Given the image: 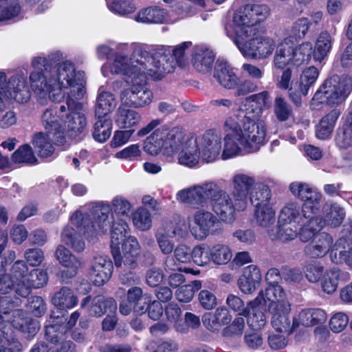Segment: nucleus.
I'll list each match as a JSON object with an SVG mask.
<instances>
[{
    "label": "nucleus",
    "mask_w": 352,
    "mask_h": 352,
    "mask_svg": "<svg viewBox=\"0 0 352 352\" xmlns=\"http://www.w3.org/2000/svg\"><path fill=\"white\" fill-rule=\"evenodd\" d=\"M161 123L160 119H154L138 131V135L140 137L153 131L144 142V151L151 155H157L160 152L166 155H172L182 149L179 155L181 164L189 167L197 164L201 159L197 138L190 135L186 138L182 128L168 124L161 125Z\"/></svg>",
    "instance_id": "1"
},
{
    "label": "nucleus",
    "mask_w": 352,
    "mask_h": 352,
    "mask_svg": "<svg viewBox=\"0 0 352 352\" xmlns=\"http://www.w3.org/2000/svg\"><path fill=\"white\" fill-rule=\"evenodd\" d=\"M219 223L217 217L208 210L199 209L192 215L189 228L192 235L198 240L205 239L213 233Z\"/></svg>",
    "instance_id": "14"
},
{
    "label": "nucleus",
    "mask_w": 352,
    "mask_h": 352,
    "mask_svg": "<svg viewBox=\"0 0 352 352\" xmlns=\"http://www.w3.org/2000/svg\"><path fill=\"white\" fill-rule=\"evenodd\" d=\"M254 217L258 226L268 228L275 223L276 211L272 205L258 206L254 208Z\"/></svg>",
    "instance_id": "45"
},
{
    "label": "nucleus",
    "mask_w": 352,
    "mask_h": 352,
    "mask_svg": "<svg viewBox=\"0 0 352 352\" xmlns=\"http://www.w3.org/2000/svg\"><path fill=\"white\" fill-rule=\"evenodd\" d=\"M171 236L161 226L155 233V239L161 252L169 255L175 248V243L170 240Z\"/></svg>",
    "instance_id": "64"
},
{
    "label": "nucleus",
    "mask_w": 352,
    "mask_h": 352,
    "mask_svg": "<svg viewBox=\"0 0 352 352\" xmlns=\"http://www.w3.org/2000/svg\"><path fill=\"white\" fill-rule=\"evenodd\" d=\"M80 307H87L89 315L95 317H100L108 312L114 314L117 310V304L113 298H105L100 296L92 299L90 296H87L82 300Z\"/></svg>",
    "instance_id": "22"
},
{
    "label": "nucleus",
    "mask_w": 352,
    "mask_h": 352,
    "mask_svg": "<svg viewBox=\"0 0 352 352\" xmlns=\"http://www.w3.org/2000/svg\"><path fill=\"white\" fill-rule=\"evenodd\" d=\"M214 54L205 46L197 45L192 54V63L199 72L206 73L212 69Z\"/></svg>",
    "instance_id": "34"
},
{
    "label": "nucleus",
    "mask_w": 352,
    "mask_h": 352,
    "mask_svg": "<svg viewBox=\"0 0 352 352\" xmlns=\"http://www.w3.org/2000/svg\"><path fill=\"white\" fill-rule=\"evenodd\" d=\"M300 219V207L294 203L287 204L280 210L278 217V222L294 223L297 224Z\"/></svg>",
    "instance_id": "60"
},
{
    "label": "nucleus",
    "mask_w": 352,
    "mask_h": 352,
    "mask_svg": "<svg viewBox=\"0 0 352 352\" xmlns=\"http://www.w3.org/2000/svg\"><path fill=\"white\" fill-rule=\"evenodd\" d=\"M70 222L76 227V230L71 226H65L60 235L61 241L74 250L82 252L85 248L82 234L91 236L97 233V228L89 214L78 211L71 217Z\"/></svg>",
    "instance_id": "9"
},
{
    "label": "nucleus",
    "mask_w": 352,
    "mask_h": 352,
    "mask_svg": "<svg viewBox=\"0 0 352 352\" xmlns=\"http://www.w3.org/2000/svg\"><path fill=\"white\" fill-rule=\"evenodd\" d=\"M349 279V274L346 272L333 267L324 272L321 286L325 293L331 294L336 291L339 281H346Z\"/></svg>",
    "instance_id": "36"
},
{
    "label": "nucleus",
    "mask_w": 352,
    "mask_h": 352,
    "mask_svg": "<svg viewBox=\"0 0 352 352\" xmlns=\"http://www.w3.org/2000/svg\"><path fill=\"white\" fill-rule=\"evenodd\" d=\"M48 275L46 271L41 269H35L28 274L25 280L20 287H16V293L22 297L28 296L31 288H40L47 284Z\"/></svg>",
    "instance_id": "31"
},
{
    "label": "nucleus",
    "mask_w": 352,
    "mask_h": 352,
    "mask_svg": "<svg viewBox=\"0 0 352 352\" xmlns=\"http://www.w3.org/2000/svg\"><path fill=\"white\" fill-rule=\"evenodd\" d=\"M11 324L28 339L32 338L40 329L38 322L29 317L25 311L21 309L15 310L12 313Z\"/></svg>",
    "instance_id": "25"
},
{
    "label": "nucleus",
    "mask_w": 352,
    "mask_h": 352,
    "mask_svg": "<svg viewBox=\"0 0 352 352\" xmlns=\"http://www.w3.org/2000/svg\"><path fill=\"white\" fill-rule=\"evenodd\" d=\"M294 66L307 63L313 54V46L309 42H304L297 47H294Z\"/></svg>",
    "instance_id": "62"
},
{
    "label": "nucleus",
    "mask_w": 352,
    "mask_h": 352,
    "mask_svg": "<svg viewBox=\"0 0 352 352\" xmlns=\"http://www.w3.org/2000/svg\"><path fill=\"white\" fill-rule=\"evenodd\" d=\"M32 144L40 157L47 158L54 153L53 144H56L52 135L44 132H38L32 138Z\"/></svg>",
    "instance_id": "39"
},
{
    "label": "nucleus",
    "mask_w": 352,
    "mask_h": 352,
    "mask_svg": "<svg viewBox=\"0 0 352 352\" xmlns=\"http://www.w3.org/2000/svg\"><path fill=\"white\" fill-rule=\"evenodd\" d=\"M167 11L160 7H148L141 10L136 21L138 22H162L166 19Z\"/></svg>",
    "instance_id": "50"
},
{
    "label": "nucleus",
    "mask_w": 352,
    "mask_h": 352,
    "mask_svg": "<svg viewBox=\"0 0 352 352\" xmlns=\"http://www.w3.org/2000/svg\"><path fill=\"white\" fill-rule=\"evenodd\" d=\"M340 115V111L334 109L320 120L318 124L316 126L317 138L324 140L330 138Z\"/></svg>",
    "instance_id": "37"
},
{
    "label": "nucleus",
    "mask_w": 352,
    "mask_h": 352,
    "mask_svg": "<svg viewBox=\"0 0 352 352\" xmlns=\"http://www.w3.org/2000/svg\"><path fill=\"white\" fill-rule=\"evenodd\" d=\"M112 128L111 120L105 118H98L95 122L93 137L99 142H105L111 135Z\"/></svg>",
    "instance_id": "56"
},
{
    "label": "nucleus",
    "mask_w": 352,
    "mask_h": 352,
    "mask_svg": "<svg viewBox=\"0 0 352 352\" xmlns=\"http://www.w3.org/2000/svg\"><path fill=\"white\" fill-rule=\"evenodd\" d=\"M65 123L70 135H76L81 133L86 127L87 120L82 113L72 111L67 116Z\"/></svg>",
    "instance_id": "51"
},
{
    "label": "nucleus",
    "mask_w": 352,
    "mask_h": 352,
    "mask_svg": "<svg viewBox=\"0 0 352 352\" xmlns=\"http://www.w3.org/2000/svg\"><path fill=\"white\" fill-rule=\"evenodd\" d=\"M28 267L23 261H16L11 267L10 274H0V295L9 294L20 287L28 275ZM10 300L7 296H0V352H21V343L12 335L4 318L9 314Z\"/></svg>",
    "instance_id": "4"
},
{
    "label": "nucleus",
    "mask_w": 352,
    "mask_h": 352,
    "mask_svg": "<svg viewBox=\"0 0 352 352\" xmlns=\"http://www.w3.org/2000/svg\"><path fill=\"white\" fill-rule=\"evenodd\" d=\"M232 320V316L225 306H219L214 311L205 313L201 318L204 327L212 333H219L222 327L230 324Z\"/></svg>",
    "instance_id": "20"
},
{
    "label": "nucleus",
    "mask_w": 352,
    "mask_h": 352,
    "mask_svg": "<svg viewBox=\"0 0 352 352\" xmlns=\"http://www.w3.org/2000/svg\"><path fill=\"white\" fill-rule=\"evenodd\" d=\"M228 133L224 138V146L222 148L221 158L223 160L235 157L241 149V146L236 138V132Z\"/></svg>",
    "instance_id": "53"
},
{
    "label": "nucleus",
    "mask_w": 352,
    "mask_h": 352,
    "mask_svg": "<svg viewBox=\"0 0 352 352\" xmlns=\"http://www.w3.org/2000/svg\"><path fill=\"white\" fill-rule=\"evenodd\" d=\"M345 217V212L340 206L333 204L327 210L324 219H322L324 225L327 224L332 227L339 226Z\"/></svg>",
    "instance_id": "59"
},
{
    "label": "nucleus",
    "mask_w": 352,
    "mask_h": 352,
    "mask_svg": "<svg viewBox=\"0 0 352 352\" xmlns=\"http://www.w3.org/2000/svg\"><path fill=\"white\" fill-rule=\"evenodd\" d=\"M55 256L63 266L68 269L71 277L77 273L81 266L80 260L72 255L71 252L63 245H59L57 247Z\"/></svg>",
    "instance_id": "42"
},
{
    "label": "nucleus",
    "mask_w": 352,
    "mask_h": 352,
    "mask_svg": "<svg viewBox=\"0 0 352 352\" xmlns=\"http://www.w3.org/2000/svg\"><path fill=\"white\" fill-rule=\"evenodd\" d=\"M214 186L215 182H206L178 191L176 198L181 203L198 207L207 201Z\"/></svg>",
    "instance_id": "16"
},
{
    "label": "nucleus",
    "mask_w": 352,
    "mask_h": 352,
    "mask_svg": "<svg viewBox=\"0 0 352 352\" xmlns=\"http://www.w3.org/2000/svg\"><path fill=\"white\" fill-rule=\"evenodd\" d=\"M270 13L265 5L247 4L234 12L232 22H263Z\"/></svg>",
    "instance_id": "21"
},
{
    "label": "nucleus",
    "mask_w": 352,
    "mask_h": 352,
    "mask_svg": "<svg viewBox=\"0 0 352 352\" xmlns=\"http://www.w3.org/2000/svg\"><path fill=\"white\" fill-rule=\"evenodd\" d=\"M333 38L327 31H322L318 36L313 52L315 60L322 62L330 53Z\"/></svg>",
    "instance_id": "40"
},
{
    "label": "nucleus",
    "mask_w": 352,
    "mask_h": 352,
    "mask_svg": "<svg viewBox=\"0 0 352 352\" xmlns=\"http://www.w3.org/2000/svg\"><path fill=\"white\" fill-rule=\"evenodd\" d=\"M261 113L260 107L252 105L239 108L225 121V130L236 132L237 140L248 153L257 151L265 142L267 129Z\"/></svg>",
    "instance_id": "2"
},
{
    "label": "nucleus",
    "mask_w": 352,
    "mask_h": 352,
    "mask_svg": "<svg viewBox=\"0 0 352 352\" xmlns=\"http://www.w3.org/2000/svg\"><path fill=\"white\" fill-rule=\"evenodd\" d=\"M62 58L59 52L49 54L47 57L36 56L31 61L32 71L30 73V87L40 99L49 98L54 102H60L65 93L55 89L52 76V67Z\"/></svg>",
    "instance_id": "5"
},
{
    "label": "nucleus",
    "mask_w": 352,
    "mask_h": 352,
    "mask_svg": "<svg viewBox=\"0 0 352 352\" xmlns=\"http://www.w3.org/2000/svg\"><path fill=\"white\" fill-rule=\"evenodd\" d=\"M261 293L263 294V305H265L267 301L269 302L267 309L291 305L287 294L279 285H268L265 290H261L258 292V294Z\"/></svg>",
    "instance_id": "33"
},
{
    "label": "nucleus",
    "mask_w": 352,
    "mask_h": 352,
    "mask_svg": "<svg viewBox=\"0 0 352 352\" xmlns=\"http://www.w3.org/2000/svg\"><path fill=\"white\" fill-rule=\"evenodd\" d=\"M112 272V262L107 256L97 255L91 260L89 274L94 285H103L110 279Z\"/></svg>",
    "instance_id": "19"
},
{
    "label": "nucleus",
    "mask_w": 352,
    "mask_h": 352,
    "mask_svg": "<svg viewBox=\"0 0 352 352\" xmlns=\"http://www.w3.org/2000/svg\"><path fill=\"white\" fill-rule=\"evenodd\" d=\"M262 293L252 300L250 301L243 312L239 315L248 318V324L254 331H260L267 323L266 317L263 312V299Z\"/></svg>",
    "instance_id": "17"
},
{
    "label": "nucleus",
    "mask_w": 352,
    "mask_h": 352,
    "mask_svg": "<svg viewBox=\"0 0 352 352\" xmlns=\"http://www.w3.org/2000/svg\"><path fill=\"white\" fill-rule=\"evenodd\" d=\"M111 254L114 259L115 266L120 270H133L137 265L138 255L129 252L122 251L121 254L118 248H113Z\"/></svg>",
    "instance_id": "47"
},
{
    "label": "nucleus",
    "mask_w": 352,
    "mask_h": 352,
    "mask_svg": "<svg viewBox=\"0 0 352 352\" xmlns=\"http://www.w3.org/2000/svg\"><path fill=\"white\" fill-rule=\"evenodd\" d=\"M213 188L209 197L213 211L222 221H232L235 210H239L236 201L234 203L230 194L221 189L216 183Z\"/></svg>",
    "instance_id": "15"
},
{
    "label": "nucleus",
    "mask_w": 352,
    "mask_h": 352,
    "mask_svg": "<svg viewBox=\"0 0 352 352\" xmlns=\"http://www.w3.org/2000/svg\"><path fill=\"white\" fill-rule=\"evenodd\" d=\"M268 311L271 315V324L277 332L290 333L295 327H297L296 319L293 320L292 324L291 323V305L270 308Z\"/></svg>",
    "instance_id": "24"
},
{
    "label": "nucleus",
    "mask_w": 352,
    "mask_h": 352,
    "mask_svg": "<svg viewBox=\"0 0 352 352\" xmlns=\"http://www.w3.org/2000/svg\"><path fill=\"white\" fill-rule=\"evenodd\" d=\"M271 197L270 189L261 183H256L250 191V200L254 208L271 205Z\"/></svg>",
    "instance_id": "43"
},
{
    "label": "nucleus",
    "mask_w": 352,
    "mask_h": 352,
    "mask_svg": "<svg viewBox=\"0 0 352 352\" xmlns=\"http://www.w3.org/2000/svg\"><path fill=\"white\" fill-rule=\"evenodd\" d=\"M192 259L199 266H205L212 263L211 246L206 244L196 245L192 250Z\"/></svg>",
    "instance_id": "57"
},
{
    "label": "nucleus",
    "mask_w": 352,
    "mask_h": 352,
    "mask_svg": "<svg viewBox=\"0 0 352 352\" xmlns=\"http://www.w3.org/2000/svg\"><path fill=\"white\" fill-rule=\"evenodd\" d=\"M214 77L224 88L235 89L239 78L234 72L233 68L227 62L217 61L214 67Z\"/></svg>",
    "instance_id": "32"
},
{
    "label": "nucleus",
    "mask_w": 352,
    "mask_h": 352,
    "mask_svg": "<svg viewBox=\"0 0 352 352\" xmlns=\"http://www.w3.org/2000/svg\"><path fill=\"white\" fill-rule=\"evenodd\" d=\"M274 56L273 63L276 68L283 69L286 67L294 66V46L287 40L278 45Z\"/></svg>",
    "instance_id": "35"
},
{
    "label": "nucleus",
    "mask_w": 352,
    "mask_h": 352,
    "mask_svg": "<svg viewBox=\"0 0 352 352\" xmlns=\"http://www.w3.org/2000/svg\"><path fill=\"white\" fill-rule=\"evenodd\" d=\"M327 316L321 309H305L302 310L296 319V327L302 324L305 327H313L325 322Z\"/></svg>",
    "instance_id": "38"
},
{
    "label": "nucleus",
    "mask_w": 352,
    "mask_h": 352,
    "mask_svg": "<svg viewBox=\"0 0 352 352\" xmlns=\"http://www.w3.org/2000/svg\"><path fill=\"white\" fill-rule=\"evenodd\" d=\"M201 288L200 280H194L189 284L180 287L176 292L177 299L182 302H189L194 297L196 291Z\"/></svg>",
    "instance_id": "61"
},
{
    "label": "nucleus",
    "mask_w": 352,
    "mask_h": 352,
    "mask_svg": "<svg viewBox=\"0 0 352 352\" xmlns=\"http://www.w3.org/2000/svg\"><path fill=\"white\" fill-rule=\"evenodd\" d=\"M309 219L298 230V236L301 241L307 242L313 240L316 236L320 234V231L324 226L322 218L319 217H309Z\"/></svg>",
    "instance_id": "41"
},
{
    "label": "nucleus",
    "mask_w": 352,
    "mask_h": 352,
    "mask_svg": "<svg viewBox=\"0 0 352 352\" xmlns=\"http://www.w3.org/2000/svg\"><path fill=\"white\" fill-rule=\"evenodd\" d=\"M126 107L121 104L118 109L116 122L120 128L132 127L138 124L141 120V116L138 112Z\"/></svg>",
    "instance_id": "44"
},
{
    "label": "nucleus",
    "mask_w": 352,
    "mask_h": 352,
    "mask_svg": "<svg viewBox=\"0 0 352 352\" xmlns=\"http://www.w3.org/2000/svg\"><path fill=\"white\" fill-rule=\"evenodd\" d=\"M233 196L239 210H244L248 206V195L256 184L254 177L243 173H237L232 179Z\"/></svg>",
    "instance_id": "18"
},
{
    "label": "nucleus",
    "mask_w": 352,
    "mask_h": 352,
    "mask_svg": "<svg viewBox=\"0 0 352 352\" xmlns=\"http://www.w3.org/2000/svg\"><path fill=\"white\" fill-rule=\"evenodd\" d=\"M131 87L123 90L120 94L122 106L139 108L149 104L152 101L153 94L146 87L147 76L140 71L137 76L126 80Z\"/></svg>",
    "instance_id": "11"
},
{
    "label": "nucleus",
    "mask_w": 352,
    "mask_h": 352,
    "mask_svg": "<svg viewBox=\"0 0 352 352\" xmlns=\"http://www.w3.org/2000/svg\"><path fill=\"white\" fill-rule=\"evenodd\" d=\"M52 67V76L54 81L55 89H59L63 91V89L70 88L67 93V104L69 108H75L76 99H80L85 92L83 87L85 82V73L82 71L76 72L74 63L66 60L58 64L56 67Z\"/></svg>",
    "instance_id": "6"
},
{
    "label": "nucleus",
    "mask_w": 352,
    "mask_h": 352,
    "mask_svg": "<svg viewBox=\"0 0 352 352\" xmlns=\"http://www.w3.org/2000/svg\"><path fill=\"white\" fill-rule=\"evenodd\" d=\"M12 159L15 163L36 164L38 160L36 157L32 148L29 144L20 146L12 154Z\"/></svg>",
    "instance_id": "55"
},
{
    "label": "nucleus",
    "mask_w": 352,
    "mask_h": 352,
    "mask_svg": "<svg viewBox=\"0 0 352 352\" xmlns=\"http://www.w3.org/2000/svg\"><path fill=\"white\" fill-rule=\"evenodd\" d=\"M332 243L333 239L329 234L321 232L316 236L309 244L305 246L304 252L311 258L322 257L329 251Z\"/></svg>",
    "instance_id": "29"
},
{
    "label": "nucleus",
    "mask_w": 352,
    "mask_h": 352,
    "mask_svg": "<svg viewBox=\"0 0 352 352\" xmlns=\"http://www.w3.org/2000/svg\"><path fill=\"white\" fill-rule=\"evenodd\" d=\"M109 204H101L94 210V218L97 232L111 231V248H118L120 244L126 239L129 233V226L124 219H116L111 212Z\"/></svg>",
    "instance_id": "8"
},
{
    "label": "nucleus",
    "mask_w": 352,
    "mask_h": 352,
    "mask_svg": "<svg viewBox=\"0 0 352 352\" xmlns=\"http://www.w3.org/2000/svg\"><path fill=\"white\" fill-rule=\"evenodd\" d=\"M245 329V320L243 316L236 317L230 324L221 330V336L225 338L241 336Z\"/></svg>",
    "instance_id": "63"
},
{
    "label": "nucleus",
    "mask_w": 352,
    "mask_h": 352,
    "mask_svg": "<svg viewBox=\"0 0 352 352\" xmlns=\"http://www.w3.org/2000/svg\"><path fill=\"white\" fill-rule=\"evenodd\" d=\"M352 89V79L345 75L333 76L327 79L316 92L314 99L331 106L342 104Z\"/></svg>",
    "instance_id": "10"
},
{
    "label": "nucleus",
    "mask_w": 352,
    "mask_h": 352,
    "mask_svg": "<svg viewBox=\"0 0 352 352\" xmlns=\"http://www.w3.org/2000/svg\"><path fill=\"white\" fill-rule=\"evenodd\" d=\"M318 74V69L314 66L304 69L300 74L299 81L296 82L298 85L300 92L302 93L304 96L307 95L309 88L316 81Z\"/></svg>",
    "instance_id": "54"
},
{
    "label": "nucleus",
    "mask_w": 352,
    "mask_h": 352,
    "mask_svg": "<svg viewBox=\"0 0 352 352\" xmlns=\"http://www.w3.org/2000/svg\"><path fill=\"white\" fill-rule=\"evenodd\" d=\"M41 124L45 133L53 137L56 144H63L65 142L64 129L62 128L56 111L52 109H45L41 115Z\"/></svg>",
    "instance_id": "23"
},
{
    "label": "nucleus",
    "mask_w": 352,
    "mask_h": 352,
    "mask_svg": "<svg viewBox=\"0 0 352 352\" xmlns=\"http://www.w3.org/2000/svg\"><path fill=\"white\" fill-rule=\"evenodd\" d=\"M225 30L245 58L263 60L271 56L276 41L265 34L261 23H226Z\"/></svg>",
    "instance_id": "3"
},
{
    "label": "nucleus",
    "mask_w": 352,
    "mask_h": 352,
    "mask_svg": "<svg viewBox=\"0 0 352 352\" xmlns=\"http://www.w3.org/2000/svg\"><path fill=\"white\" fill-rule=\"evenodd\" d=\"M261 279L260 269L255 265H250L243 270L238 280L239 288L243 294H251L259 286Z\"/></svg>",
    "instance_id": "26"
},
{
    "label": "nucleus",
    "mask_w": 352,
    "mask_h": 352,
    "mask_svg": "<svg viewBox=\"0 0 352 352\" xmlns=\"http://www.w3.org/2000/svg\"><path fill=\"white\" fill-rule=\"evenodd\" d=\"M212 263L222 265L228 263L232 258L231 248L225 243H216L211 246Z\"/></svg>",
    "instance_id": "49"
},
{
    "label": "nucleus",
    "mask_w": 352,
    "mask_h": 352,
    "mask_svg": "<svg viewBox=\"0 0 352 352\" xmlns=\"http://www.w3.org/2000/svg\"><path fill=\"white\" fill-rule=\"evenodd\" d=\"M116 105L113 95L110 92L102 91L98 96L95 114L98 118H105L115 109Z\"/></svg>",
    "instance_id": "46"
},
{
    "label": "nucleus",
    "mask_w": 352,
    "mask_h": 352,
    "mask_svg": "<svg viewBox=\"0 0 352 352\" xmlns=\"http://www.w3.org/2000/svg\"><path fill=\"white\" fill-rule=\"evenodd\" d=\"M133 54L129 58L127 56L117 54L111 66L112 74H122L127 76L126 80H131L133 77L137 76L140 73V67H142L140 63H133Z\"/></svg>",
    "instance_id": "28"
},
{
    "label": "nucleus",
    "mask_w": 352,
    "mask_h": 352,
    "mask_svg": "<svg viewBox=\"0 0 352 352\" xmlns=\"http://www.w3.org/2000/svg\"><path fill=\"white\" fill-rule=\"evenodd\" d=\"M67 318L61 311H53L47 320L45 326V338L51 344H56L63 338L62 327L65 326Z\"/></svg>",
    "instance_id": "30"
},
{
    "label": "nucleus",
    "mask_w": 352,
    "mask_h": 352,
    "mask_svg": "<svg viewBox=\"0 0 352 352\" xmlns=\"http://www.w3.org/2000/svg\"><path fill=\"white\" fill-rule=\"evenodd\" d=\"M133 63H140V71L155 80H160L165 74L174 71L176 62L169 50L163 48L155 50L152 54L138 49L133 52Z\"/></svg>",
    "instance_id": "7"
},
{
    "label": "nucleus",
    "mask_w": 352,
    "mask_h": 352,
    "mask_svg": "<svg viewBox=\"0 0 352 352\" xmlns=\"http://www.w3.org/2000/svg\"><path fill=\"white\" fill-rule=\"evenodd\" d=\"M162 226L172 238L177 241L186 239L188 236V230L185 221L180 218L174 221L165 223Z\"/></svg>",
    "instance_id": "52"
},
{
    "label": "nucleus",
    "mask_w": 352,
    "mask_h": 352,
    "mask_svg": "<svg viewBox=\"0 0 352 352\" xmlns=\"http://www.w3.org/2000/svg\"><path fill=\"white\" fill-rule=\"evenodd\" d=\"M292 193L305 201L302 212L305 218L317 213L320 208L321 194L307 184L294 182L290 184Z\"/></svg>",
    "instance_id": "13"
},
{
    "label": "nucleus",
    "mask_w": 352,
    "mask_h": 352,
    "mask_svg": "<svg viewBox=\"0 0 352 352\" xmlns=\"http://www.w3.org/2000/svg\"><path fill=\"white\" fill-rule=\"evenodd\" d=\"M111 207L116 214V219H129L131 204L127 199L120 195L116 196L112 199Z\"/></svg>",
    "instance_id": "58"
},
{
    "label": "nucleus",
    "mask_w": 352,
    "mask_h": 352,
    "mask_svg": "<svg viewBox=\"0 0 352 352\" xmlns=\"http://www.w3.org/2000/svg\"><path fill=\"white\" fill-rule=\"evenodd\" d=\"M8 95L6 98H12L18 103H25L30 98V92L26 78L16 74L8 80Z\"/></svg>",
    "instance_id": "27"
},
{
    "label": "nucleus",
    "mask_w": 352,
    "mask_h": 352,
    "mask_svg": "<svg viewBox=\"0 0 352 352\" xmlns=\"http://www.w3.org/2000/svg\"><path fill=\"white\" fill-rule=\"evenodd\" d=\"M197 144L204 162L212 163L221 157L223 140L219 132L214 130L206 131L197 138Z\"/></svg>",
    "instance_id": "12"
},
{
    "label": "nucleus",
    "mask_w": 352,
    "mask_h": 352,
    "mask_svg": "<svg viewBox=\"0 0 352 352\" xmlns=\"http://www.w3.org/2000/svg\"><path fill=\"white\" fill-rule=\"evenodd\" d=\"M52 302L60 309H71L77 305L78 298L71 289L64 287L54 294Z\"/></svg>",
    "instance_id": "48"
}]
</instances>
